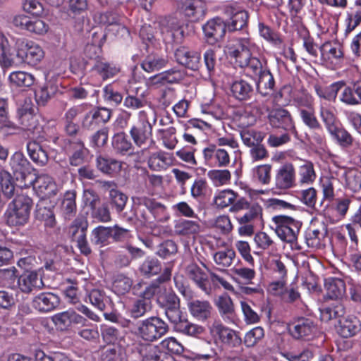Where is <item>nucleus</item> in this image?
<instances>
[{
	"label": "nucleus",
	"mask_w": 361,
	"mask_h": 361,
	"mask_svg": "<svg viewBox=\"0 0 361 361\" xmlns=\"http://www.w3.org/2000/svg\"><path fill=\"white\" fill-rule=\"evenodd\" d=\"M247 209V211L245 214L237 218L239 224H243V223L255 224V223L262 221L263 209L258 203H252Z\"/></svg>",
	"instance_id": "obj_53"
},
{
	"label": "nucleus",
	"mask_w": 361,
	"mask_h": 361,
	"mask_svg": "<svg viewBox=\"0 0 361 361\" xmlns=\"http://www.w3.org/2000/svg\"><path fill=\"white\" fill-rule=\"evenodd\" d=\"M207 6L204 0H184L181 2L180 11L190 22H198L204 19Z\"/></svg>",
	"instance_id": "obj_20"
},
{
	"label": "nucleus",
	"mask_w": 361,
	"mask_h": 361,
	"mask_svg": "<svg viewBox=\"0 0 361 361\" xmlns=\"http://www.w3.org/2000/svg\"><path fill=\"white\" fill-rule=\"evenodd\" d=\"M268 119L273 128H281L297 135L294 120L287 109L277 108L271 110L268 115Z\"/></svg>",
	"instance_id": "obj_16"
},
{
	"label": "nucleus",
	"mask_w": 361,
	"mask_h": 361,
	"mask_svg": "<svg viewBox=\"0 0 361 361\" xmlns=\"http://www.w3.org/2000/svg\"><path fill=\"white\" fill-rule=\"evenodd\" d=\"M271 220L275 233L282 241L293 243L297 240L302 222L286 215L274 216Z\"/></svg>",
	"instance_id": "obj_6"
},
{
	"label": "nucleus",
	"mask_w": 361,
	"mask_h": 361,
	"mask_svg": "<svg viewBox=\"0 0 361 361\" xmlns=\"http://www.w3.org/2000/svg\"><path fill=\"white\" fill-rule=\"evenodd\" d=\"M57 87L51 82H46L43 86L35 91V100L39 106H45L55 94Z\"/></svg>",
	"instance_id": "obj_57"
},
{
	"label": "nucleus",
	"mask_w": 361,
	"mask_h": 361,
	"mask_svg": "<svg viewBox=\"0 0 361 361\" xmlns=\"http://www.w3.org/2000/svg\"><path fill=\"white\" fill-rule=\"evenodd\" d=\"M210 191L207 180L203 178H196L190 188L191 196L198 201L204 200Z\"/></svg>",
	"instance_id": "obj_62"
},
{
	"label": "nucleus",
	"mask_w": 361,
	"mask_h": 361,
	"mask_svg": "<svg viewBox=\"0 0 361 361\" xmlns=\"http://www.w3.org/2000/svg\"><path fill=\"white\" fill-rule=\"evenodd\" d=\"M240 135L243 144L248 147L262 143L264 138V133L252 128H243Z\"/></svg>",
	"instance_id": "obj_55"
},
{
	"label": "nucleus",
	"mask_w": 361,
	"mask_h": 361,
	"mask_svg": "<svg viewBox=\"0 0 361 361\" xmlns=\"http://www.w3.org/2000/svg\"><path fill=\"white\" fill-rule=\"evenodd\" d=\"M87 228L88 222L86 218L78 216L73 221L68 231L73 240L77 243V247L80 252L85 256H88L92 252L87 240Z\"/></svg>",
	"instance_id": "obj_11"
},
{
	"label": "nucleus",
	"mask_w": 361,
	"mask_h": 361,
	"mask_svg": "<svg viewBox=\"0 0 361 361\" xmlns=\"http://www.w3.org/2000/svg\"><path fill=\"white\" fill-rule=\"evenodd\" d=\"M17 118L22 130L32 134H39L42 127L39 116L32 104L25 103L17 111Z\"/></svg>",
	"instance_id": "obj_10"
},
{
	"label": "nucleus",
	"mask_w": 361,
	"mask_h": 361,
	"mask_svg": "<svg viewBox=\"0 0 361 361\" xmlns=\"http://www.w3.org/2000/svg\"><path fill=\"white\" fill-rule=\"evenodd\" d=\"M11 86L20 88H27L32 86L35 82V76L25 71H13L8 76Z\"/></svg>",
	"instance_id": "obj_46"
},
{
	"label": "nucleus",
	"mask_w": 361,
	"mask_h": 361,
	"mask_svg": "<svg viewBox=\"0 0 361 361\" xmlns=\"http://www.w3.org/2000/svg\"><path fill=\"white\" fill-rule=\"evenodd\" d=\"M11 173L16 180H25L35 170L33 166L20 151H16L11 154L8 161Z\"/></svg>",
	"instance_id": "obj_14"
},
{
	"label": "nucleus",
	"mask_w": 361,
	"mask_h": 361,
	"mask_svg": "<svg viewBox=\"0 0 361 361\" xmlns=\"http://www.w3.org/2000/svg\"><path fill=\"white\" fill-rule=\"evenodd\" d=\"M210 331L215 340L218 339L224 344L235 345L233 339H238L235 331L224 326L220 321L213 323Z\"/></svg>",
	"instance_id": "obj_34"
},
{
	"label": "nucleus",
	"mask_w": 361,
	"mask_h": 361,
	"mask_svg": "<svg viewBox=\"0 0 361 361\" xmlns=\"http://www.w3.org/2000/svg\"><path fill=\"white\" fill-rule=\"evenodd\" d=\"M360 330L361 322L355 316L350 315L338 321L337 332L343 338L353 337Z\"/></svg>",
	"instance_id": "obj_32"
},
{
	"label": "nucleus",
	"mask_w": 361,
	"mask_h": 361,
	"mask_svg": "<svg viewBox=\"0 0 361 361\" xmlns=\"http://www.w3.org/2000/svg\"><path fill=\"white\" fill-rule=\"evenodd\" d=\"M257 49L254 39L247 36L231 38L225 46V51L235 65L244 59Z\"/></svg>",
	"instance_id": "obj_5"
},
{
	"label": "nucleus",
	"mask_w": 361,
	"mask_h": 361,
	"mask_svg": "<svg viewBox=\"0 0 361 361\" xmlns=\"http://www.w3.org/2000/svg\"><path fill=\"white\" fill-rule=\"evenodd\" d=\"M320 116L332 140L342 149L353 146L354 137L343 126L342 123L332 110L322 107Z\"/></svg>",
	"instance_id": "obj_3"
},
{
	"label": "nucleus",
	"mask_w": 361,
	"mask_h": 361,
	"mask_svg": "<svg viewBox=\"0 0 361 361\" xmlns=\"http://www.w3.org/2000/svg\"><path fill=\"white\" fill-rule=\"evenodd\" d=\"M224 13L229 17L226 24L229 32L243 30L247 27L249 13L238 2L232 1L223 6Z\"/></svg>",
	"instance_id": "obj_7"
},
{
	"label": "nucleus",
	"mask_w": 361,
	"mask_h": 361,
	"mask_svg": "<svg viewBox=\"0 0 361 361\" xmlns=\"http://www.w3.org/2000/svg\"><path fill=\"white\" fill-rule=\"evenodd\" d=\"M188 307L191 314L198 320L205 321L211 316L212 307L207 300H194Z\"/></svg>",
	"instance_id": "obj_41"
},
{
	"label": "nucleus",
	"mask_w": 361,
	"mask_h": 361,
	"mask_svg": "<svg viewBox=\"0 0 361 361\" xmlns=\"http://www.w3.org/2000/svg\"><path fill=\"white\" fill-rule=\"evenodd\" d=\"M161 262L154 257H147L141 264L139 270L145 277H152L161 273Z\"/></svg>",
	"instance_id": "obj_54"
},
{
	"label": "nucleus",
	"mask_w": 361,
	"mask_h": 361,
	"mask_svg": "<svg viewBox=\"0 0 361 361\" xmlns=\"http://www.w3.org/2000/svg\"><path fill=\"white\" fill-rule=\"evenodd\" d=\"M317 330L314 322L307 318H300L292 326H289V332L291 336L297 339L305 338L309 340L310 336Z\"/></svg>",
	"instance_id": "obj_26"
},
{
	"label": "nucleus",
	"mask_w": 361,
	"mask_h": 361,
	"mask_svg": "<svg viewBox=\"0 0 361 361\" xmlns=\"http://www.w3.org/2000/svg\"><path fill=\"white\" fill-rule=\"evenodd\" d=\"M32 205V200L27 195L16 194L13 200L8 203L4 214L6 224L9 227L25 226L30 219Z\"/></svg>",
	"instance_id": "obj_2"
},
{
	"label": "nucleus",
	"mask_w": 361,
	"mask_h": 361,
	"mask_svg": "<svg viewBox=\"0 0 361 361\" xmlns=\"http://www.w3.org/2000/svg\"><path fill=\"white\" fill-rule=\"evenodd\" d=\"M324 287L326 295L331 299L338 300L342 298L346 293L345 281L339 278L329 277L324 281Z\"/></svg>",
	"instance_id": "obj_37"
},
{
	"label": "nucleus",
	"mask_w": 361,
	"mask_h": 361,
	"mask_svg": "<svg viewBox=\"0 0 361 361\" xmlns=\"http://www.w3.org/2000/svg\"><path fill=\"white\" fill-rule=\"evenodd\" d=\"M295 169L293 164L286 163L277 170L275 175L276 188L287 190L295 187Z\"/></svg>",
	"instance_id": "obj_23"
},
{
	"label": "nucleus",
	"mask_w": 361,
	"mask_h": 361,
	"mask_svg": "<svg viewBox=\"0 0 361 361\" xmlns=\"http://www.w3.org/2000/svg\"><path fill=\"white\" fill-rule=\"evenodd\" d=\"M230 90L232 97L239 102L250 99L254 94L252 84L243 78L233 80L230 85Z\"/></svg>",
	"instance_id": "obj_31"
},
{
	"label": "nucleus",
	"mask_w": 361,
	"mask_h": 361,
	"mask_svg": "<svg viewBox=\"0 0 361 361\" xmlns=\"http://www.w3.org/2000/svg\"><path fill=\"white\" fill-rule=\"evenodd\" d=\"M120 72L121 67L118 64L102 58L94 62L89 71V79L91 82H98L100 84L116 77Z\"/></svg>",
	"instance_id": "obj_9"
},
{
	"label": "nucleus",
	"mask_w": 361,
	"mask_h": 361,
	"mask_svg": "<svg viewBox=\"0 0 361 361\" xmlns=\"http://www.w3.org/2000/svg\"><path fill=\"white\" fill-rule=\"evenodd\" d=\"M13 25L21 30H27L31 33L43 35L49 30V25L44 20L25 15H18L13 20Z\"/></svg>",
	"instance_id": "obj_18"
},
{
	"label": "nucleus",
	"mask_w": 361,
	"mask_h": 361,
	"mask_svg": "<svg viewBox=\"0 0 361 361\" xmlns=\"http://www.w3.org/2000/svg\"><path fill=\"white\" fill-rule=\"evenodd\" d=\"M341 95V101L348 105L361 104V79L349 86H344Z\"/></svg>",
	"instance_id": "obj_39"
},
{
	"label": "nucleus",
	"mask_w": 361,
	"mask_h": 361,
	"mask_svg": "<svg viewBox=\"0 0 361 361\" xmlns=\"http://www.w3.org/2000/svg\"><path fill=\"white\" fill-rule=\"evenodd\" d=\"M15 47L9 40L0 35V65L3 68H9L17 64L16 59L20 62L35 66L39 64L44 57L43 49L37 43L25 39H11Z\"/></svg>",
	"instance_id": "obj_1"
},
{
	"label": "nucleus",
	"mask_w": 361,
	"mask_h": 361,
	"mask_svg": "<svg viewBox=\"0 0 361 361\" xmlns=\"http://www.w3.org/2000/svg\"><path fill=\"white\" fill-rule=\"evenodd\" d=\"M202 30L207 42L214 45L223 39L227 26L221 18H216L208 20L203 25Z\"/></svg>",
	"instance_id": "obj_21"
},
{
	"label": "nucleus",
	"mask_w": 361,
	"mask_h": 361,
	"mask_svg": "<svg viewBox=\"0 0 361 361\" xmlns=\"http://www.w3.org/2000/svg\"><path fill=\"white\" fill-rule=\"evenodd\" d=\"M17 286L22 293H30L42 288L44 283L36 271H27L18 278Z\"/></svg>",
	"instance_id": "obj_24"
},
{
	"label": "nucleus",
	"mask_w": 361,
	"mask_h": 361,
	"mask_svg": "<svg viewBox=\"0 0 361 361\" xmlns=\"http://www.w3.org/2000/svg\"><path fill=\"white\" fill-rule=\"evenodd\" d=\"M237 66L243 69L247 76L253 79H256L257 77L265 69V66H263L260 59L257 57L253 56L252 53L247 56L244 59V61L240 62L237 65Z\"/></svg>",
	"instance_id": "obj_38"
},
{
	"label": "nucleus",
	"mask_w": 361,
	"mask_h": 361,
	"mask_svg": "<svg viewBox=\"0 0 361 361\" xmlns=\"http://www.w3.org/2000/svg\"><path fill=\"white\" fill-rule=\"evenodd\" d=\"M35 361H75L67 354L62 352H53L47 355L44 351L37 350L35 353Z\"/></svg>",
	"instance_id": "obj_64"
},
{
	"label": "nucleus",
	"mask_w": 361,
	"mask_h": 361,
	"mask_svg": "<svg viewBox=\"0 0 361 361\" xmlns=\"http://www.w3.org/2000/svg\"><path fill=\"white\" fill-rule=\"evenodd\" d=\"M87 299L94 307L101 311L104 310L106 306L111 303V298L106 295L105 291L97 288L91 290L87 294Z\"/></svg>",
	"instance_id": "obj_52"
},
{
	"label": "nucleus",
	"mask_w": 361,
	"mask_h": 361,
	"mask_svg": "<svg viewBox=\"0 0 361 361\" xmlns=\"http://www.w3.org/2000/svg\"><path fill=\"white\" fill-rule=\"evenodd\" d=\"M137 350L142 357V361H171L172 357L159 347L151 344H139Z\"/></svg>",
	"instance_id": "obj_30"
},
{
	"label": "nucleus",
	"mask_w": 361,
	"mask_h": 361,
	"mask_svg": "<svg viewBox=\"0 0 361 361\" xmlns=\"http://www.w3.org/2000/svg\"><path fill=\"white\" fill-rule=\"evenodd\" d=\"M123 162L111 157L98 156L96 166L102 173L111 177L117 176L121 171Z\"/></svg>",
	"instance_id": "obj_33"
},
{
	"label": "nucleus",
	"mask_w": 361,
	"mask_h": 361,
	"mask_svg": "<svg viewBox=\"0 0 361 361\" xmlns=\"http://www.w3.org/2000/svg\"><path fill=\"white\" fill-rule=\"evenodd\" d=\"M175 59L177 63L185 68L197 71L201 66V54L200 52L182 46L175 51Z\"/></svg>",
	"instance_id": "obj_22"
},
{
	"label": "nucleus",
	"mask_w": 361,
	"mask_h": 361,
	"mask_svg": "<svg viewBox=\"0 0 361 361\" xmlns=\"http://www.w3.org/2000/svg\"><path fill=\"white\" fill-rule=\"evenodd\" d=\"M15 178L10 171L2 169L0 171V185L4 197L10 200L15 195Z\"/></svg>",
	"instance_id": "obj_49"
},
{
	"label": "nucleus",
	"mask_w": 361,
	"mask_h": 361,
	"mask_svg": "<svg viewBox=\"0 0 361 361\" xmlns=\"http://www.w3.org/2000/svg\"><path fill=\"white\" fill-rule=\"evenodd\" d=\"M129 134L135 145L139 147L146 144L152 135V126L145 111L139 112L138 121L132 125Z\"/></svg>",
	"instance_id": "obj_12"
},
{
	"label": "nucleus",
	"mask_w": 361,
	"mask_h": 361,
	"mask_svg": "<svg viewBox=\"0 0 361 361\" xmlns=\"http://www.w3.org/2000/svg\"><path fill=\"white\" fill-rule=\"evenodd\" d=\"M320 312L322 320L328 322L332 319L342 317L345 310L343 305L336 300L330 305H324Z\"/></svg>",
	"instance_id": "obj_51"
},
{
	"label": "nucleus",
	"mask_w": 361,
	"mask_h": 361,
	"mask_svg": "<svg viewBox=\"0 0 361 361\" xmlns=\"http://www.w3.org/2000/svg\"><path fill=\"white\" fill-rule=\"evenodd\" d=\"M264 109V104L258 99H255L246 104L240 115V120L243 121V124L246 126L255 125L257 119L263 114Z\"/></svg>",
	"instance_id": "obj_27"
},
{
	"label": "nucleus",
	"mask_w": 361,
	"mask_h": 361,
	"mask_svg": "<svg viewBox=\"0 0 361 361\" xmlns=\"http://www.w3.org/2000/svg\"><path fill=\"white\" fill-rule=\"evenodd\" d=\"M168 59L158 54H151L145 56L142 61L140 67L144 71L151 73L166 67Z\"/></svg>",
	"instance_id": "obj_43"
},
{
	"label": "nucleus",
	"mask_w": 361,
	"mask_h": 361,
	"mask_svg": "<svg viewBox=\"0 0 361 361\" xmlns=\"http://www.w3.org/2000/svg\"><path fill=\"white\" fill-rule=\"evenodd\" d=\"M27 152L30 159L39 166H44L49 160L47 152L36 141H29L27 143Z\"/></svg>",
	"instance_id": "obj_44"
},
{
	"label": "nucleus",
	"mask_w": 361,
	"mask_h": 361,
	"mask_svg": "<svg viewBox=\"0 0 361 361\" xmlns=\"http://www.w3.org/2000/svg\"><path fill=\"white\" fill-rule=\"evenodd\" d=\"M133 202L138 207L144 206L157 221H162L166 216V207L154 198L146 196L133 197Z\"/></svg>",
	"instance_id": "obj_25"
},
{
	"label": "nucleus",
	"mask_w": 361,
	"mask_h": 361,
	"mask_svg": "<svg viewBox=\"0 0 361 361\" xmlns=\"http://www.w3.org/2000/svg\"><path fill=\"white\" fill-rule=\"evenodd\" d=\"M90 243L92 245L103 247L111 243V229L109 226H98L90 233Z\"/></svg>",
	"instance_id": "obj_45"
},
{
	"label": "nucleus",
	"mask_w": 361,
	"mask_h": 361,
	"mask_svg": "<svg viewBox=\"0 0 361 361\" xmlns=\"http://www.w3.org/2000/svg\"><path fill=\"white\" fill-rule=\"evenodd\" d=\"M235 255V252L233 249L226 248L216 252L213 255V259L215 264L219 267V269H225L233 264Z\"/></svg>",
	"instance_id": "obj_58"
},
{
	"label": "nucleus",
	"mask_w": 361,
	"mask_h": 361,
	"mask_svg": "<svg viewBox=\"0 0 361 361\" xmlns=\"http://www.w3.org/2000/svg\"><path fill=\"white\" fill-rule=\"evenodd\" d=\"M258 31L260 37L275 46L283 43L280 35L264 22L258 23Z\"/></svg>",
	"instance_id": "obj_60"
},
{
	"label": "nucleus",
	"mask_w": 361,
	"mask_h": 361,
	"mask_svg": "<svg viewBox=\"0 0 361 361\" xmlns=\"http://www.w3.org/2000/svg\"><path fill=\"white\" fill-rule=\"evenodd\" d=\"M171 269L166 267L163 272L149 285L146 286L142 290L139 289L142 286L141 283H138L133 288V294L140 297V299L151 301V299L160 290V285L171 280Z\"/></svg>",
	"instance_id": "obj_15"
},
{
	"label": "nucleus",
	"mask_w": 361,
	"mask_h": 361,
	"mask_svg": "<svg viewBox=\"0 0 361 361\" xmlns=\"http://www.w3.org/2000/svg\"><path fill=\"white\" fill-rule=\"evenodd\" d=\"M76 192L69 190L65 192L61 204V211L65 219H71L77 211Z\"/></svg>",
	"instance_id": "obj_47"
},
{
	"label": "nucleus",
	"mask_w": 361,
	"mask_h": 361,
	"mask_svg": "<svg viewBox=\"0 0 361 361\" xmlns=\"http://www.w3.org/2000/svg\"><path fill=\"white\" fill-rule=\"evenodd\" d=\"M169 330L166 322L159 317L152 316L138 322L137 334L143 341L154 342L166 335Z\"/></svg>",
	"instance_id": "obj_4"
},
{
	"label": "nucleus",
	"mask_w": 361,
	"mask_h": 361,
	"mask_svg": "<svg viewBox=\"0 0 361 361\" xmlns=\"http://www.w3.org/2000/svg\"><path fill=\"white\" fill-rule=\"evenodd\" d=\"M61 146L68 156L70 165L73 166L83 164L89 154V149L82 138L61 139Z\"/></svg>",
	"instance_id": "obj_8"
},
{
	"label": "nucleus",
	"mask_w": 361,
	"mask_h": 361,
	"mask_svg": "<svg viewBox=\"0 0 361 361\" xmlns=\"http://www.w3.org/2000/svg\"><path fill=\"white\" fill-rule=\"evenodd\" d=\"M176 332L190 336H197L203 332V328L190 322L186 315L173 326Z\"/></svg>",
	"instance_id": "obj_56"
},
{
	"label": "nucleus",
	"mask_w": 361,
	"mask_h": 361,
	"mask_svg": "<svg viewBox=\"0 0 361 361\" xmlns=\"http://www.w3.org/2000/svg\"><path fill=\"white\" fill-rule=\"evenodd\" d=\"M147 163L151 170L160 171L166 170L173 164V157L166 152L159 151L152 154Z\"/></svg>",
	"instance_id": "obj_40"
},
{
	"label": "nucleus",
	"mask_w": 361,
	"mask_h": 361,
	"mask_svg": "<svg viewBox=\"0 0 361 361\" xmlns=\"http://www.w3.org/2000/svg\"><path fill=\"white\" fill-rule=\"evenodd\" d=\"M320 60L327 68L336 69L343 61L344 54L341 45L326 41L319 47Z\"/></svg>",
	"instance_id": "obj_13"
},
{
	"label": "nucleus",
	"mask_w": 361,
	"mask_h": 361,
	"mask_svg": "<svg viewBox=\"0 0 361 361\" xmlns=\"http://www.w3.org/2000/svg\"><path fill=\"white\" fill-rule=\"evenodd\" d=\"M133 281L130 278L118 274L115 277L112 283V291L118 295H123L131 289Z\"/></svg>",
	"instance_id": "obj_63"
},
{
	"label": "nucleus",
	"mask_w": 361,
	"mask_h": 361,
	"mask_svg": "<svg viewBox=\"0 0 361 361\" xmlns=\"http://www.w3.org/2000/svg\"><path fill=\"white\" fill-rule=\"evenodd\" d=\"M82 321V316L75 311H65L53 317V322L60 331L75 329L78 322Z\"/></svg>",
	"instance_id": "obj_29"
},
{
	"label": "nucleus",
	"mask_w": 361,
	"mask_h": 361,
	"mask_svg": "<svg viewBox=\"0 0 361 361\" xmlns=\"http://www.w3.org/2000/svg\"><path fill=\"white\" fill-rule=\"evenodd\" d=\"M82 322H78L75 331L82 338L91 341L99 337V331L97 324L90 322L87 319L82 316Z\"/></svg>",
	"instance_id": "obj_48"
},
{
	"label": "nucleus",
	"mask_w": 361,
	"mask_h": 361,
	"mask_svg": "<svg viewBox=\"0 0 361 361\" xmlns=\"http://www.w3.org/2000/svg\"><path fill=\"white\" fill-rule=\"evenodd\" d=\"M237 198V193L232 190L226 189L219 191L214 197V202L219 208H226L233 205Z\"/></svg>",
	"instance_id": "obj_61"
},
{
	"label": "nucleus",
	"mask_w": 361,
	"mask_h": 361,
	"mask_svg": "<svg viewBox=\"0 0 361 361\" xmlns=\"http://www.w3.org/2000/svg\"><path fill=\"white\" fill-rule=\"evenodd\" d=\"M106 40V35H99L97 32L92 34V42L88 43L85 47L84 54L90 59H93L94 62L103 57L101 56L102 52V46Z\"/></svg>",
	"instance_id": "obj_36"
},
{
	"label": "nucleus",
	"mask_w": 361,
	"mask_h": 361,
	"mask_svg": "<svg viewBox=\"0 0 361 361\" xmlns=\"http://www.w3.org/2000/svg\"><path fill=\"white\" fill-rule=\"evenodd\" d=\"M111 147L116 154L122 156L131 154L134 151L133 143L123 131L115 133L112 136Z\"/></svg>",
	"instance_id": "obj_35"
},
{
	"label": "nucleus",
	"mask_w": 361,
	"mask_h": 361,
	"mask_svg": "<svg viewBox=\"0 0 361 361\" xmlns=\"http://www.w3.org/2000/svg\"><path fill=\"white\" fill-rule=\"evenodd\" d=\"M298 182L299 186H307L314 183L317 178V173L314 164L310 161H305L304 164L298 167Z\"/></svg>",
	"instance_id": "obj_42"
},
{
	"label": "nucleus",
	"mask_w": 361,
	"mask_h": 361,
	"mask_svg": "<svg viewBox=\"0 0 361 361\" xmlns=\"http://www.w3.org/2000/svg\"><path fill=\"white\" fill-rule=\"evenodd\" d=\"M60 304L59 297L52 293H41L32 300V306L41 312H49L55 310Z\"/></svg>",
	"instance_id": "obj_28"
},
{
	"label": "nucleus",
	"mask_w": 361,
	"mask_h": 361,
	"mask_svg": "<svg viewBox=\"0 0 361 361\" xmlns=\"http://www.w3.org/2000/svg\"><path fill=\"white\" fill-rule=\"evenodd\" d=\"M102 98L107 104L116 107L123 100V94L114 85V83L106 85L102 90Z\"/></svg>",
	"instance_id": "obj_50"
},
{
	"label": "nucleus",
	"mask_w": 361,
	"mask_h": 361,
	"mask_svg": "<svg viewBox=\"0 0 361 361\" xmlns=\"http://www.w3.org/2000/svg\"><path fill=\"white\" fill-rule=\"evenodd\" d=\"M327 233V226L325 223H312L305 232V239L307 245L315 249L324 247V238Z\"/></svg>",
	"instance_id": "obj_19"
},
{
	"label": "nucleus",
	"mask_w": 361,
	"mask_h": 361,
	"mask_svg": "<svg viewBox=\"0 0 361 361\" xmlns=\"http://www.w3.org/2000/svg\"><path fill=\"white\" fill-rule=\"evenodd\" d=\"M175 231L184 236L196 235L200 231V225L198 221L184 219L176 224Z\"/></svg>",
	"instance_id": "obj_59"
},
{
	"label": "nucleus",
	"mask_w": 361,
	"mask_h": 361,
	"mask_svg": "<svg viewBox=\"0 0 361 361\" xmlns=\"http://www.w3.org/2000/svg\"><path fill=\"white\" fill-rule=\"evenodd\" d=\"M200 267L196 263H191L186 267V274L188 277L195 283V284L206 294H210L212 287L211 286V278L209 272L204 267Z\"/></svg>",
	"instance_id": "obj_17"
}]
</instances>
